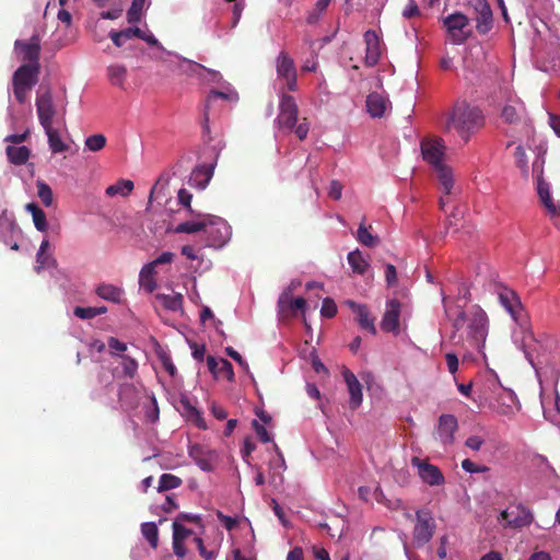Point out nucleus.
I'll return each mask as SVG.
<instances>
[{
    "mask_svg": "<svg viewBox=\"0 0 560 560\" xmlns=\"http://www.w3.org/2000/svg\"><path fill=\"white\" fill-rule=\"evenodd\" d=\"M499 302L511 315L514 322L520 324L521 331L513 332V340L524 351L526 359L534 366L533 358L528 351L530 343L535 341L534 334L529 327H527L522 318V304L518 295L508 288L501 289L499 292Z\"/></svg>",
    "mask_w": 560,
    "mask_h": 560,
    "instance_id": "1",
    "label": "nucleus"
},
{
    "mask_svg": "<svg viewBox=\"0 0 560 560\" xmlns=\"http://www.w3.org/2000/svg\"><path fill=\"white\" fill-rule=\"evenodd\" d=\"M483 116L478 107L466 103H458L454 106L447 121V129H454L456 133L467 142L471 135L482 126Z\"/></svg>",
    "mask_w": 560,
    "mask_h": 560,
    "instance_id": "2",
    "label": "nucleus"
},
{
    "mask_svg": "<svg viewBox=\"0 0 560 560\" xmlns=\"http://www.w3.org/2000/svg\"><path fill=\"white\" fill-rule=\"evenodd\" d=\"M467 324L470 345L480 353H483L488 336L489 320L486 312L480 307H474L470 312H460L454 320L455 329L459 330Z\"/></svg>",
    "mask_w": 560,
    "mask_h": 560,
    "instance_id": "3",
    "label": "nucleus"
},
{
    "mask_svg": "<svg viewBox=\"0 0 560 560\" xmlns=\"http://www.w3.org/2000/svg\"><path fill=\"white\" fill-rule=\"evenodd\" d=\"M202 70L207 72V77L205 80L209 82H215L219 84L217 89H212L206 100L205 113H203V129L208 130V124L211 116V109L217 104L218 100H223L228 103H236L238 101V95L236 91L231 86L230 83L222 80V75L213 70H209L202 67Z\"/></svg>",
    "mask_w": 560,
    "mask_h": 560,
    "instance_id": "4",
    "label": "nucleus"
},
{
    "mask_svg": "<svg viewBox=\"0 0 560 560\" xmlns=\"http://www.w3.org/2000/svg\"><path fill=\"white\" fill-rule=\"evenodd\" d=\"M36 113L43 129L50 127H65L66 126V106L60 108L52 101V95L49 90L38 92L36 97Z\"/></svg>",
    "mask_w": 560,
    "mask_h": 560,
    "instance_id": "5",
    "label": "nucleus"
},
{
    "mask_svg": "<svg viewBox=\"0 0 560 560\" xmlns=\"http://www.w3.org/2000/svg\"><path fill=\"white\" fill-rule=\"evenodd\" d=\"M545 159L540 153H536L535 160L532 163V173L536 177L537 191L539 198L547 209L548 213L555 218L560 215V206L552 199L550 195V187L542 178Z\"/></svg>",
    "mask_w": 560,
    "mask_h": 560,
    "instance_id": "6",
    "label": "nucleus"
},
{
    "mask_svg": "<svg viewBox=\"0 0 560 560\" xmlns=\"http://www.w3.org/2000/svg\"><path fill=\"white\" fill-rule=\"evenodd\" d=\"M448 38L454 45L464 44L471 36L469 19L463 13L456 12L443 19Z\"/></svg>",
    "mask_w": 560,
    "mask_h": 560,
    "instance_id": "7",
    "label": "nucleus"
},
{
    "mask_svg": "<svg viewBox=\"0 0 560 560\" xmlns=\"http://www.w3.org/2000/svg\"><path fill=\"white\" fill-rule=\"evenodd\" d=\"M534 515L529 509L523 504H511L501 511L498 522L504 528H521L532 524Z\"/></svg>",
    "mask_w": 560,
    "mask_h": 560,
    "instance_id": "8",
    "label": "nucleus"
},
{
    "mask_svg": "<svg viewBox=\"0 0 560 560\" xmlns=\"http://www.w3.org/2000/svg\"><path fill=\"white\" fill-rule=\"evenodd\" d=\"M423 160L432 167L445 164V141L438 136L425 137L420 143Z\"/></svg>",
    "mask_w": 560,
    "mask_h": 560,
    "instance_id": "9",
    "label": "nucleus"
},
{
    "mask_svg": "<svg viewBox=\"0 0 560 560\" xmlns=\"http://www.w3.org/2000/svg\"><path fill=\"white\" fill-rule=\"evenodd\" d=\"M277 82L280 85L279 93L284 89L295 91L296 89V70L293 59L285 52L281 51L276 60Z\"/></svg>",
    "mask_w": 560,
    "mask_h": 560,
    "instance_id": "10",
    "label": "nucleus"
},
{
    "mask_svg": "<svg viewBox=\"0 0 560 560\" xmlns=\"http://www.w3.org/2000/svg\"><path fill=\"white\" fill-rule=\"evenodd\" d=\"M206 220L205 233L207 234L208 245L222 247L231 237V226L222 218L211 214H208Z\"/></svg>",
    "mask_w": 560,
    "mask_h": 560,
    "instance_id": "11",
    "label": "nucleus"
},
{
    "mask_svg": "<svg viewBox=\"0 0 560 560\" xmlns=\"http://www.w3.org/2000/svg\"><path fill=\"white\" fill-rule=\"evenodd\" d=\"M298 105L294 98L290 95L280 93L279 114L276 119V125L279 129L293 130L298 121Z\"/></svg>",
    "mask_w": 560,
    "mask_h": 560,
    "instance_id": "12",
    "label": "nucleus"
},
{
    "mask_svg": "<svg viewBox=\"0 0 560 560\" xmlns=\"http://www.w3.org/2000/svg\"><path fill=\"white\" fill-rule=\"evenodd\" d=\"M504 105L501 109V118L508 124H517L525 116L523 102L511 91L504 93Z\"/></svg>",
    "mask_w": 560,
    "mask_h": 560,
    "instance_id": "13",
    "label": "nucleus"
},
{
    "mask_svg": "<svg viewBox=\"0 0 560 560\" xmlns=\"http://www.w3.org/2000/svg\"><path fill=\"white\" fill-rule=\"evenodd\" d=\"M411 465L417 468L418 475L424 483L429 486H441L445 482V478L438 466L419 457H412Z\"/></svg>",
    "mask_w": 560,
    "mask_h": 560,
    "instance_id": "14",
    "label": "nucleus"
},
{
    "mask_svg": "<svg viewBox=\"0 0 560 560\" xmlns=\"http://www.w3.org/2000/svg\"><path fill=\"white\" fill-rule=\"evenodd\" d=\"M402 304L397 299L388 300L381 320L383 331L398 335L400 332L399 318Z\"/></svg>",
    "mask_w": 560,
    "mask_h": 560,
    "instance_id": "15",
    "label": "nucleus"
},
{
    "mask_svg": "<svg viewBox=\"0 0 560 560\" xmlns=\"http://www.w3.org/2000/svg\"><path fill=\"white\" fill-rule=\"evenodd\" d=\"M435 173L439 188L442 191L440 197V207L445 211V206L448 203V196L452 194L454 188V176L453 171L447 164H443L432 168Z\"/></svg>",
    "mask_w": 560,
    "mask_h": 560,
    "instance_id": "16",
    "label": "nucleus"
},
{
    "mask_svg": "<svg viewBox=\"0 0 560 560\" xmlns=\"http://www.w3.org/2000/svg\"><path fill=\"white\" fill-rule=\"evenodd\" d=\"M364 43H365V57H364V63L368 67L375 66L383 51V46L381 43L380 36L376 34L375 31L369 30L364 33Z\"/></svg>",
    "mask_w": 560,
    "mask_h": 560,
    "instance_id": "17",
    "label": "nucleus"
},
{
    "mask_svg": "<svg viewBox=\"0 0 560 560\" xmlns=\"http://www.w3.org/2000/svg\"><path fill=\"white\" fill-rule=\"evenodd\" d=\"M189 456L196 463V465L203 471H211L214 467V462L218 458V455L214 451L195 444L189 447Z\"/></svg>",
    "mask_w": 560,
    "mask_h": 560,
    "instance_id": "18",
    "label": "nucleus"
},
{
    "mask_svg": "<svg viewBox=\"0 0 560 560\" xmlns=\"http://www.w3.org/2000/svg\"><path fill=\"white\" fill-rule=\"evenodd\" d=\"M345 304L353 312L362 329L368 330L372 335H376L375 319L371 316L369 307L365 304H360L351 300L346 301Z\"/></svg>",
    "mask_w": 560,
    "mask_h": 560,
    "instance_id": "19",
    "label": "nucleus"
},
{
    "mask_svg": "<svg viewBox=\"0 0 560 560\" xmlns=\"http://www.w3.org/2000/svg\"><path fill=\"white\" fill-rule=\"evenodd\" d=\"M178 409L183 413V416L195 423V425L199 429L206 430L207 423L201 415V412L196 408L191 399L185 395L180 396L178 400Z\"/></svg>",
    "mask_w": 560,
    "mask_h": 560,
    "instance_id": "20",
    "label": "nucleus"
},
{
    "mask_svg": "<svg viewBox=\"0 0 560 560\" xmlns=\"http://www.w3.org/2000/svg\"><path fill=\"white\" fill-rule=\"evenodd\" d=\"M433 535L432 520L428 516V513L418 511L417 512V524L413 530L415 540L418 544L428 542Z\"/></svg>",
    "mask_w": 560,
    "mask_h": 560,
    "instance_id": "21",
    "label": "nucleus"
},
{
    "mask_svg": "<svg viewBox=\"0 0 560 560\" xmlns=\"http://www.w3.org/2000/svg\"><path fill=\"white\" fill-rule=\"evenodd\" d=\"M540 402L546 420L553 424H560V396L557 392L553 393V397L540 395Z\"/></svg>",
    "mask_w": 560,
    "mask_h": 560,
    "instance_id": "22",
    "label": "nucleus"
},
{
    "mask_svg": "<svg viewBox=\"0 0 560 560\" xmlns=\"http://www.w3.org/2000/svg\"><path fill=\"white\" fill-rule=\"evenodd\" d=\"M342 376L350 395V407L357 409L363 400L362 386L357 376L349 369L345 368L342 370Z\"/></svg>",
    "mask_w": 560,
    "mask_h": 560,
    "instance_id": "23",
    "label": "nucleus"
},
{
    "mask_svg": "<svg viewBox=\"0 0 560 560\" xmlns=\"http://www.w3.org/2000/svg\"><path fill=\"white\" fill-rule=\"evenodd\" d=\"M207 365L215 378H225L226 381L234 380L233 366L226 359H217L209 355L207 358Z\"/></svg>",
    "mask_w": 560,
    "mask_h": 560,
    "instance_id": "24",
    "label": "nucleus"
},
{
    "mask_svg": "<svg viewBox=\"0 0 560 560\" xmlns=\"http://www.w3.org/2000/svg\"><path fill=\"white\" fill-rule=\"evenodd\" d=\"M457 430V420L453 415H442L439 419L438 435L440 441L444 444H452L454 441V433Z\"/></svg>",
    "mask_w": 560,
    "mask_h": 560,
    "instance_id": "25",
    "label": "nucleus"
},
{
    "mask_svg": "<svg viewBox=\"0 0 560 560\" xmlns=\"http://www.w3.org/2000/svg\"><path fill=\"white\" fill-rule=\"evenodd\" d=\"M15 51L22 60L28 61L27 65H38L39 43L37 38L33 37L30 43L16 40Z\"/></svg>",
    "mask_w": 560,
    "mask_h": 560,
    "instance_id": "26",
    "label": "nucleus"
},
{
    "mask_svg": "<svg viewBox=\"0 0 560 560\" xmlns=\"http://www.w3.org/2000/svg\"><path fill=\"white\" fill-rule=\"evenodd\" d=\"M38 65H23L13 75V85L32 88L37 81Z\"/></svg>",
    "mask_w": 560,
    "mask_h": 560,
    "instance_id": "27",
    "label": "nucleus"
},
{
    "mask_svg": "<svg viewBox=\"0 0 560 560\" xmlns=\"http://www.w3.org/2000/svg\"><path fill=\"white\" fill-rule=\"evenodd\" d=\"M50 247L49 241L44 238L36 254V272L39 273L43 270L51 269L56 266V259L52 256Z\"/></svg>",
    "mask_w": 560,
    "mask_h": 560,
    "instance_id": "28",
    "label": "nucleus"
},
{
    "mask_svg": "<svg viewBox=\"0 0 560 560\" xmlns=\"http://www.w3.org/2000/svg\"><path fill=\"white\" fill-rule=\"evenodd\" d=\"M475 9L478 12L476 28L479 33L486 34L492 25V11L486 0H475Z\"/></svg>",
    "mask_w": 560,
    "mask_h": 560,
    "instance_id": "29",
    "label": "nucleus"
},
{
    "mask_svg": "<svg viewBox=\"0 0 560 560\" xmlns=\"http://www.w3.org/2000/svg\"><path fill=\"white\" fill-rule=\"evenodd\" d=\"M212 168L206 165L196 166L188 178L189 186L205 189L212 177Z\"/></svg>",
    "mask_w": 560,
    "mask_h": 560,
    "instance_id": "30",
    "label": "nucleus"
},
{
    "mask_svg": "<svg viewBox=\"0 0 560 560\" xmlns=\"http://www.w3.org/2000/svg\"><path fill=\"white\" fill-rule=\"evenodd\" d=\"M95 292L101 299L112 303L120 304L124 301L125 292L122 288L114 284L102 283L96 288Z\"/></svg>",
    "mask_w": 560,
    "mask_h": 560,
    "instance_id": "31",
    "label": "nucleus"
},
{
    "mask_svg": "<svg viewBox=\"0 0 560 560\" xmlns=\"http://www.w3.org/2000/svg\"><path fill=\"white\" fill-rule=\"evenodd\" d=\"M127 68L120 63H112L106 68V77L108 82L121 90H125L127 80Z\"/></svg>",
    "mask_w": 560,
    "mask_h": 560,
    "instance_id": "32",
    "label": "nucleus"
},
{
    "mask_svg": "<svg viewBox=\"0 0 560 560\" xmlns=\"http://www.w3.org/2000/svg\"><path fill=\"white\" fill-rule=\"evenodd\" d=\"M15 234H19V230L14 222L5 218H0V237L4 244L14 250L19 248L16 241H13Z\"/></svg>",
    "mask_w": 560,
    "mask_h": 560,
    "instance_id": "33",
    "label": "nucleus"
},
{
    "mask_svg": "<svg viewBox=\"0 0 560 560\" xmlns=\"http://www.w3.org/2000/svg\"><path fill=\"white\" fill-rule=\"evenodd\" d=\"M387 100L378 94L372 93L366 98V109L372 117H382L387 108Z\"/></svg>",
    "mask_w": 560,
    "mask_h": 560,
    "instance_id": "34",
    "label": "nucleus"
},
{
    "mask_svg": "<svg viewBox=\"0 0 560 560\" xmlns=\"http://www.w3.org/2000/svg\"><path fill=\"white\" fill-rule=\"evenodd\" d=\"M517 405L518 402L515 394L512 390H508L499 398L498 406L493 408L498 413L508 416L514 413V411L518 409Z\"/></svg>",
    "mask_w": 560,
    "mask_h": 560,
    "instance_id": "35",
    "label": "nucleus"
},
{
    "mask_svg": "<svg viewBox=\"0 0 560 560\" xmlns=\"http://www.w3.org/2000/svg\"><path fill=\"white\" fill-rule=\"evenodd\" d=\"M348 264L350 265L352 271L358 275H364L370 268L369 260L363 256V254L359 250H352L348 254Z\"/></svg>",
    "mask_w": 560,
    "mask_h": 560,
    "instance_id": "36",
    "label": "nucleus"
},
{
    "mask_svg": "<svg viewBox=\"0 0 560 560\" xmlns=\"http://www.w3.org/2000/svg\"><path fill=\"white\" fill-rule=\"evenodd\" d=\"M8 160L14 165H23L27 162L31 155V151L27 147H14L8 145L5 149Z\"/></svg>",
    "mask_w": 560,
    "mask_h": 560,
    "instance_id": "37",
    "label": "nucleus"
},
{
    "mask_svg": "<svg viewBox=\"0 0 560 560\" xmlns=\"http://www.w3.org/2000/svg\"><path fill=\"white\" fill-rule=\"evenodd\" d=\"M58 128L59 127H50L48 129H44L48 139L49 148L54 153H62L69 149V147L61 140Z\"/></svg>",
    "mask_w": 560,
    "mask_h": 560,
    "instance_id": "38",
    "label": "nucleus"
},
{
    "mask_svg": "<svg viewBox=\"0 0 560 560\" xmlns=\"http://www.w3.org/2000/svg\"><path fill=\"white\" fill-rule=\"evenodd\" d=\"M208 214H199L196 220L186 221L178 224L175 229L177 233H196L199 231H203L206 229L207 220L206 217Z\"/></svg>",
    "mask_w": 560,
    "mask_h": 560,
    "instance_id": "39",
    "label": "nucleus"
},
{
    "mask_svg": "<svg viewBox=\"0 0 560 560\" xmlns=\"http://www.w3.org/2000/svg\"><path fill=\"white\" fill-rule=\"evenodd\" d=\"M133 182L130 179H120L117 183L108 186L105 194L108 197L121 196L127 197L133 190Z\"/></svg>",
    "mask_w": 560,
    "mask_h": 560,
    "instance_id": "40",
    "label": "nucleus"
},
{
    "mask_svg": "<svg viewBox=\"0 0 560 560\" xmlns=\"http://www.w3.org/2000/svg\"><path fill=\"white\" fill-rule=\"evenodd\" d=\"M25 209L27 212L32 214L35 228L39 232H46L48 224L45 212L35 203H27Z\"/></svg>",
    "mask_w": 560,
    "mask_h": 560,
    "instance_id": "41",
    "label": "nucleus"
},
{
    "mask_svg": "<svg viewBox=\"0 0 560 560\" xmlns=\"http://www.w3.org/2000/svg\"><path fill=\"white\" fill-rule=\"evenodd\" d=\"M156 299L161 302V304L173 312L179 311L183 307V295L180 293H171V294H158Z\"/></svg>",
    "mask_w": 560,
    "mask_h": 560,
    "instance_id": "42",
    "label": "nucleus"
},
{
    "mask_svg": "<svg viewBox=\"0 0 560 560\" xmlns=\"http://www.w3.org/2000/svg\"><path fill=\"white\" fill-rule=\"evenodd\" d=\"M291 290L283 292L279 298V306L281 308L289 307L292 311H303L306 305V301L303 298L291 299Z\"/></svg>",
    "mask_w": 560,
    "mask_h": 560,
    "instance_id": "43",
    "label": "nucleus"
},
{
    "mask_svg": "<svg viewBox=\"0 0 560 560\" xmlns=\"http://www.w3.org/2000/svg\"><path fill=\"white\" fill-rule=\"evenodd\" d=\"M141 533L143 537L149 541L152 548L158 547L159 532L158 526L153 522H147L141 525Z\"/></svg>",
    "mask_w": 560,
    "mask_h": 560,
    "instance_id": "44",
    "label": "nucleus"
},
{
    "mask_svg": "<svg viewBox=\"0 0 560 560\" xmlns=\"http://www.w3.org/2000/svg\"><path fill=\"white\" fill-rule=\"evenodd\" d=\"M173 257H174L173 253L164 252L158 258H155L151 262L144 265L141 270L149 269L148 272H145V275L154 277V275L156 273L155 268L159 265L171 264L173 260Z\"/></svg>",
    "mask_w": 560,
    "mask_h": 560,
    "instance_id": "45",
    "label": "nucleus"
},
{
    "mask_svg": "<svg viewBox=\"0 0 560 560\" xmlns=\"http://www.w3.org/2000/svg\"><path fill=\"white\" fill-rule=\"evenodd\" d=\"M147 5V0H132L130 8L127 11V21L129 23H137L141 20L142 11Z\"/></svg>",
    "mask_w": 560,
    "mask_h": 560,
    "instance_id": "46",
    "label": "nucleus"
},
{
    "mask_svg": "<svg viewBox=\"0 0 560 560\" xmlns=\"http://www.w3.org/2000/svg\"><path fill=\"white\" fill-rule=\"evenodd\" d=\"M120 365L122 369V375L129 378H133L138 372V362L132 357L126 354L120 358Z\"/></svg>",
    "mask_w": 560,
    "mask_h": 560,
    "instance_id": "47",
    "label": "nucleus"
},
{
    "mask_svg": "<svg viewBox=\"0 0 560 560\" xmlns=\"http://www.w3.org/2000/svg\"><path fill=\"white\" fill-rule=\"evenodd\" d=\"M514 155L516 166L520 168L522 175L527 178L529 175V166L525 149L518 144L515 149Z\"/></svg>",
    "mask_w": 560,
    "mask_h": 560,
    "instance_id": "48",
    "label": "nucleus"
},
{
    "mask_svg": "<svg viewBox=\"0 0 560 560\" xmlns=\"http://www.w3.org/2000/svg\"><path fill=\"white\" fill-rule=\"evenodd\" d=\"M180 485L182 480L178 477L171 474H163L159 480L158 491L163 492L172 490L178 488Z\"/></svg>",
    "mask_w": 560,
    "mask_h": 560,
    "instance_id": "49",
    "label": "nucleus"
},
{
    "mask_svg": "<svg viewBox=\"0 0 560 560\" xmlns=\"http://www.w3.org/2000/svg\"><path fill=\"white\" fill-rule=\"evenodd\" d=\"M357 240L368 247H374L377 244V237L374 236L364 224H360L358 228Z\"/></svg>",
    "mask_w": 560,
    "mask_h": 560,
    "instance_id": "50",
    "label": "nucleus"
},
{
    "mask_svg": "<svg viewBox=\"0 0 560 560\" xmlns=\"http://www.w3.org/2000/svg\"><path fill=\"white\" fill-rule=\"evenodd\" d=\"M85 148L92 152L101 151L106 144V138L101 135H93L85 139Z\"/></svg>",
    "mask_w": 560,
    "mask_h": 560,
    "instance_id": "51",
    "label": "nucleus"
},
{
    "mask_svg": "<svg viewBox=\"0 0 560 560\" xmlns=\"http://www.w3.org/2000/svg\"><path fill=\"white\" fill-rule=\"evenodd\" d=\"M37 195L46 207L52 205V190L46 183L37 182Z\"/></svg>",
    "mask_w": 560,
    "mask_h": 560,
    "instance_id": "52",
    "label": "nucleus"
},
{
    "mask_svg": "<svg viewBox=\"0 0 560 560\" xmlns=\"http://www.w3.org/2000/svg\"><path fill=\"white\" fill-rule=\"evenodd\" d=\"M107 346L109 348V352L114 357L121 358V355H126L125 351L127 350V345L121 342L115 337H109L107 340Z\"/></svg>",
    "mask_w": 560,
    "mask_h": 560,
    "instance_id": "53",
    "label": "nucleus"
},
{
    "mask_svg": "<svg viewBox=\"0 0 560 560\" xmlns=\"http://www.w3.org/2000/svg\"><path fill=\"white\" fill-rule=\"evenodd\" d=\"M149 269L141 270L139 273V284L147 292L151 293L156 289V282L154 277L145 275Z\"/></svg>",
    "mask_w": 560,
    "mask_h": 560,
    "instance_id": "54",
    "label": "nucleus"
},
{
    "mask_svg": "<svg viewBox=\"0 0 560 560\" xmlns=\"http://www.w3.org/2000/svg\"><path fill=\"white\" fill-rule=\"evenodd\" d=\"M331 0H318L315 3L314 10L308 14L307 22L310 24L315 23L319 15L327 9Z\"/></svg>",
    "mask_w": 560,
    "mask_h": 560,
    "instance_id": "55",
    "label": "nucleus"
},
{
    "mask_svg": "<svg viewBox=\"0 0 560 560\" xmlns=\"http://www.w3.org/2000/svg\"><path fill=\"white\" fill-rule=\"evenodd\" d=\"M177 538L178 540H186L188 539L191 535H192V532L188 528H186L180 522L179 520H175L173 522V538L175 537V535H177Z\"/></svg>",
    "mask_w": 560,
    "mask_h": 560,
    "instance_id": "56",
    "label": "nucleus"
},
{
    "mask_svg": "<svg viewBox=\"0 0 560 560\" xmlns=\"http://www.w3.org/2000/svg\"><path fill=\"white\" fill-rule=\"evenodd\" d=\"M337 313V305L334 300L326 298L323 301L320 314L323 317L331 318Z\"/></svg>",
    "mask_w": 560,
    "mask_h": 560,
    "instance_id": "57",
    "label": "nucleus"
},
{
    "mask_svg": "<svg viewBox=\"0 0 560 560\" xmlns=\"http://www.w3.org/2000/svg\"><path fill=\"white\" fill-rule=\"evenodd\" d=\"M253 427L262 443H268L271 441V436L269 435L264 424L259 423L257 420H254Z\"/></svg>",
    "mask_w": 560,
    "mask_h": 560,
    "instance_id": "58",
    "label": "nucleus"
},
{
    "mask_svg": "<svg viewBox=\"0 0 560 560\" xmlns=\"http://www.w3.org/2000/svg\"><path fill=\"white\" fill-rule=\"evenodd\" d=\"M177 199L182 206L187 208L189 210V212H192V210L190 208L192 195L187 189H185V188L179 189L177 192Z\"/></svg>",
    "mask_w": 560,
    "mask_h": 560,
    "instance_id": "59",
    "label": "nucleus"
},
{
    "mask_svg": "<svg viewBox=\"0 0 560 560\" xmlns=\"http://www.w3.org/2000/svg\"><path fill=\"white\" fill-rule=\"evenodd\" d=\"M419 14H420V10H419V7L416 3V1L408 0V3L406 4V7L402 11V16L406 19H410V18L417 16Z\"/></svg>",
    "mask_w": 560,
    "mask_h": 560,
    "instance_id": "60",
    "label": "nucleus"
},
{
    "mask_svg": "<svg viewBox=\"0 0 560 560\" xmlns=\"http://www.w3.org/2000/svg\"><path fill=\"white\" fill-rule=\"evenodd\" d=\"M133 393V387L131 385H125L120 388L119 390V400L121 404L128 406V407H132L133 406V401L131 399L128 398V394H132Z\"/></svg>",
    "mask_w": 560,
    "mask_h": 560,
    "instance_id": "61",
    "label": "nucleus"
},
{
    "mask_svg": "<svg viewBox=\"0 0 560 560\" xmlns=\"http://www.w3.org/2000/svg\"><path fill=\"white\" fill-rule=\"evenodd\" d=\"M462 468L467 471V472H470V474H475V472H483L487 470L486 467H481V466H478L476 465L472 460L470 459H464L462 462Z\"/></svg>",
    "mask_w": 560,
    "mask_h": 560,
    "instance_id": "62",
    "label": "nucleus"
},
{
    "mask_svg": "<svg viewBox=\"0 0 560 560\" xmlns=\"http://www.w3.org/2000/svg\"><path fill=\"white\" fill-rule=\"evenodd\" d=\"M73 313L77 317L81 319H91L95 317V313H93V307L77 306Z\"/></svg>",
    "mask_w": 560,
    "mask_h": 560,
    "instance_id": "63",
    "label": "nucleus"
},
{
    "mask_svg": "<svg viewBox=\"0 0 560 560\" xmlns=\"http://www.w3.org/2000/svg\"><path fill=\"white\" fill-rule=\"evenodd\" d=\"M385 279L387 282V285L392 287L396 283L397 280V271L395 266L387 264L385 267Z\"/></svg>",
    "mask_w": 560,
    "mask_h": 560,
    "instance_id": "64",
    "label": "nucleus"
}]
</instances>
